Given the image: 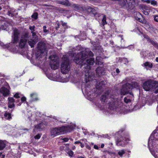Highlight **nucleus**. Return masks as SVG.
Wrapping results in <instances>:
<instances>
[{
  "label": "nucleus",
  "mask_w": 158,
  "mask_h": 158,
  "mask_svg": "<svg viewBox=\"0 0 158 158\" xmlns=\"http://www.w3.org/2000/svg\"><path fill=\"white\" fill-rule=\"evenodd\" d=\"M93 55L92 52L89 49H86L85 50L82 51L81 53H77V55L75 57L74 60L75 62L78 64L81 65L82 66L85 64L89 65H93L94 63V59L90 58L89 59H86L88 56H92Z\"/></svg>",
  "instance_id": "f257e3e1"
},
{
  "label": "nucleus",
  "mask_w": 158,
  "mask_h": 158,
  "mask_svg": "<svg viewBox=\"0 0 158 158\" xmlns=\"http://www.w3.org/2000/svg\"><path fill=\"white\" fill-rule=\"evenodd\" d=\"M75 126L74 125H73L52 128L51 130V135L54 137L67 132H70L74 128Z\"/></svg>",
  "instance_id": "f03ea898"
},
{
  "label": "nucleus",
  "mask_w": 158,
  "mask_h": 158,
  "mask_svg": "<svg viewBox=\"0 0 158 158\" xmlns=\"http://www.w3.org/2000/svg\"><path fill=\"white\" fill-rule=\"evenodd\" d=\"M108 99V104L109 109L111 110L117 109L118 110L121 112L122 108L121 107V106H119L118 105L117 98L115 97L114 96H113L112 97H111Z\"/></svg>",
  "instance_id": "7ed1b4c3"
},
{
  "label": "nucleus",
  "mask_w": 158,
  "mask_h": 158,
  "mask_svg": "<svg viewBox=\"0 0 158 158\" xmlns=\"http://www.w3.org/2000/svg\"><path fill=\"white\" fill-rule=\"evenodd\" d=\"M63 61L61 65V70L63 74L67 73L70 70V66L67 56L64 55L62 58Z\"/></svg>",
  "instance_id": "20e7f679"
},
{
  "label": "nucleus",
  "mask_w": 158,
  "mask_h": 158,
  "mask_svg": "<svg viewBox=\"0 0 158 158\" xmlns=\"http://www.w3.org/2000/svg\"><path fill=\"white\" fill-rule=\"evenodd\" d=\"M143 87L147 91L155 89L158 87V82L156 81L148 80L144 83Z\"/></svg>",
  "instance_id": "39448f33"
},
{
  "label": "nucleus",
  "mask_w": 158,
  "mask_h": 158,
  "mask_svg": "<svg viewBox=\"0 0 158 158\" xmlns=\"http://www.w3.org/2000/svg\"><path fill=\"white\" fill-rule=\"evenodd\" d=\"M49 58L51 59L50 66L52 69L56 70L57 69L59 65V60L58 57L56 55L51 56Z\"/></svg>",
  "instance_id": "423d86ee"
},
{
  "label": "nucleus",
  "mask_w": 158,
  "mask_h": 158,
  "mask_svg": "<svg viewBox=\"0 0 158 158\" xmlns=\"http://www.w3.org/2000/svg\"><path fill=\"white\" fill-rule=\"evenodd\" d=\"M131 88V85L128 83H126L123 85L121 90V95H125L126 94L129 93L131 95L133 96V94L130 92V89Z\"/></svg>",
  "instance_id": "0eeeda50"
},
{
  "label": "nucleus",
  "mask_w": 158,
  "mask_h": 158,
  "mask_svg": "<svg viewBox=\"0 0 158 158\" xmlns=\"http://www.w3.org/2000/svg\"><path fill=\"white\" fill-rule=\"evenodd\" d=\"M129 141L127 137L124 136L121 137L118 139L116 141V144L118 146H124Z\"/></svg>",
  "instance_id": "6e6552de"
},
{
  "label": "nucleus",
  "mask_w": 158,
  "mask_h": 158,
  "mask_svg": "<svg viewBox=\"0 0 158 158\" xmlns=\"http://www.w3.org/2000/svg\"><path fill=\"white\" fill-rule=\"evenodd\" d=\"M28 38V33L27 32L25 33L21 37L19 42V46L21 48H23L26 44L27 38Z\"/></svg>",
  "instance_id": "1a4fd4ad"
},
{
  "label": "nucleus",
  "mask_w": 158,
  "mask_h": 158,
  "mask_svg": "<svg viewBox=\"0 0 158 158\" xmlns=\"http://www.w3.org/2000/svg\"><path fill=\"white\" fill-rule=\"evenodd\" d=\"M38 49L41 53H44L45 54H46L47 53L46 44L43 42H40L38 43Z\"/></svg>",
  "instance_id": "9d476101"
},
{
  "label": "nucleus",
  "mask_w": 158,
  "mask_h": 158,
  "mask_svg": "<svg viewBox=\"0 0 158 158\" xmlns=\"http://www.w3.org/2000/svg\"><path fill=\"white\" fill-rule=\"evenodd\" d=\"M114 95L109 93L108 91H106L104 94L102 95L101 97V100L102 102L104 103L108 102V99L111 97H112Z\"/></svg>",
  "instance_id": "9b49d317"
},
{
  "label": "nucleus",
  "mask_w": 158,
  "mask_h": 158,
  "mask_svg": "<svg viewBox=\"0 0 158 158\" xmlns=\"http://www.w3.org/2000/svg\"><path fill=\"white\" fill-rule=\"evenodd\" d=\"M20 33V31L17 29L15 28L14 29L12 35V41L13 43H16L18 42Z\"/></svg>",
  "instance_id": "f8f14e48"
},
{
  "label": "nucleus",
  "mask_w": 158,
  "mask_h": 158,
  "mask_svg": "<svg viewBox=\"0 0 158 158\" xmlns=\"http://www.w3.org/2000/svg\"><path fill=\"white\" fill-rule=\"evenodd\" d=\"M135 0H128L127 9H133L135 7Z\"/></svg>",
  "instance_id": "ddd939ff"
},
{
  "label": "nucleus",
  "mask_w": 158,
  "mask_h": 158,
  "mask_svg": "<svg viewBox=\"0 0 158 158\" xmlns=\"http://www.w3.org/2000/svg\"><path fill=\"white\" fill-rule=\"evenodd\" d=\"M0 92L2 94L4 97H6L9 95L10 93L9 90L5 87L1 88Z\"/></svg>",
  "instance_id": "4468645a"
},
{
  "label": "nucleus",
  "mask_w": 158,
  "mask_h": 158,
  "mask_svg": "<svg viewBox=\"0 0 158 158\" xmlns=\"http://www.w3.org/2000/svg\"><path fill=\"white\" fill-rule=\"evenodd\" d=\"M38 39L35 37V39H30L28 40V43L31 48L34 47V45L38 41Z\"/></svg>",
  "instance_id": "2eb2a0df"
},
{
  "label": "nucleus",
  "mask_w": 158,
  "mask_h": 158,
  "mask_svg": "<svg viewBox=\"0 0 158 158\" xmlns=\"http://www.w3.org/2000/svg\"><path fill=\"white\" fill-rule=\"evenodd\" d=\"M127 1L128 0H120L119 5L123 8L127 9Z\"/></svg>",
  "instance_id": "dca6fc26"
},
{
  "label": "nucleus",
  "mask_w": 158,
  "mask_h": 158,
  "mask_svg": "<svg viewBox=\"0 0 158 158\" xmlns=\"http://www.w3.org/2000/svg\"><path fill=\"white\" fill-rule=\"evenodd\" d=\"M96 71L97 74L99 76L103 75L104 73V72L103 71V68L100 67L97 68Z\"/></svg>",
  "instance_id": "f3484780"
},
{
  "label": "nucleus",
  "mask_w": 158,
  "mask_h": 158,
  "mask_svg": "<svg viewBox=\"0 0 158 158\" xmlns=\"http://www.w3.org/2000/svg\"><path fill=\"white\" fill-rule=\"evenodd\" d=\"M135 17L136 19L139 22H143L142 19V16L139 13L136 12Z\"/></svg>",
  "instance_id": "a211bd4d"
},
{
  "label": "nucleus",
  "mask_w": 158,
  "mask_h": 158,
  "mask_svg": "<svg viewBox=\"0 0 158 158\" xmlns=\"http://www.w3.org/2000/svg\"><path fill=\"white\" fill-rule=\"evenodd\" d=\"M6 142L5 140H0V151L3 150L6 147Z\"/></svg>",
  "instance_id": "6ab92c4d"
},
{
  "label": "nucleus",
  "mask_w": 158,
  "mask_h": 158,
  "mask_svg": "<svg viewBox=\"0 0 158 158\" xmlns=\"http://www.w3.org/2000/svg\"><path fill=\"white\" fill-rule=\"evenodd\" d=\"M104 81H98L97 83V84L95 87L96 89H99L102 86L104 85Z\"/></svg>",
  "instance_id": "aec40b11"
},
{
  "label": "nucleus",
  "mask_w": 158,
  "mask_h": 158,
  "mask_svg": "<svg viewBox=\"0 0 158 158\" xmlns=\"http://www.w3.org/2000/svg\"><path fill=\"white\" fill-rule=\"evenodd\" d=\"M58 3L67 6H70L71 5V4L67 0H65L62 1H59Z\"/></svg>",
  "instance_id": "412c9836"
},
{
  "label": "nucleus",
  "mask_w": 158,
  "mask_h": 158,
  "mask_svg": "<svg viewBox=\"0 0 158 158\" xmlns=\"http://www.w3.org/2000/svg\"><path fill=\"white\" fill-rule=\"evenodd\" d=\"M150 8L147 6H145L144 8L143 9V13L146 15H148L149 14L150 12Z\"/></svg>",
  "instance_id": "4be33fe9"
},
{
  "label": "nucleus",
  "mask_w": 158,
  "mask_h": 158,
  "mask_svg": "<svg viewBox=\"0 0 158 158\" xmlns=\"http://www.w3.org/2000/svg\"><path fill=\"white\" fill-rule=\"evenodd\" d=\"M44 125L42 123H40L35 126V128L41 131L44 128Z\"/></svg>",
  "instance_id": "5701e85b"
},
{
  "label": "nucleus",
  "mask_w": 158,
  "mask_h": 158,
  "mask_svg": "<svg viewBox=\"0 0 158 158\" xmlns=\"http://www.w3.org/2000/svg\"><path fill=\"white\" fill-rule=\"evenodd\" d=\"M30 97L32 101H35L38 99L37 97V95L35 93H33L30 94Z\"/></svg>",
  "instance_id": "b1692460"
},
{
  "label": "nucleus",
  "mask_w": 158,
  "mask_h": 158,
  "mask_svg": "<svg viewBox=\"0 0 158 158\" xmlns=\"http://www.w3.org/2000/svg\"><path fill=\"white\" fill-rule=\"evenodd\" d=\"M97 8L95 7H89L87 9V11L89 12H92L93 14L95 13Z\"/></svg>",
  "instance_id": "393cba45"
},
{
  "label": "nucleus",
  "mask_w": 158,
  "mask_h": 158,
  "mask_svg": "<svg viewBox=\"0 0 158 158\" xmlns=\"http://www.w3.org/2000/svg\"><path fill=\"white\" fill-rule=\"evenodd\" d=\"M4 116L6 119L9 120H10L12 118L11 114L7 112H5L4 114Z\"/></svg>",
  "instance_id": "a878e982"
},
{
  "label": "nucleus",
  "mask_w": 158,
  "mask_h": 158,
  "mask_svg": "<svg viewBox=\"0 0 158 158\" xmlns=\"http://www.w3.org/2000/svg\"><path fill=\"white\" fill-rule=\"evenodd\" d=\"M145 38H146L147 39H148L149 41L153 45L155 46L157 48H158V44L156 43V42H155V41L152 40H151L150 39L149 37L148 36H146L144 37Z\"/></svg>",
  "instance_id": "bb28decb"
},
{
  "label": "nucleus",
  "mask_w": 158,
  "mask_h": 158,
  "mask_svg": "<svg viewBox=\"0 0 158 158\" xmlns=\"http://www.w3.org/2000/svg\"><path fill=\"white\" fill-rule=\"evenodd\" d=\"M101 57L100 56H97L96 59V64H101L102 62L101 61Z\"/></svg>",
  "instance_id": "cd10ccee"
},
{
  "label": "nucleus",
  "mask_w": 158,
  "mask_h": 158,
  "mask_svg": "<svg viewBox=\"0 0 158 158\" xmlns=\"http://www.w3.org/2000/svg\"><path fill=\"white\" fill-rule=\"evenodd\" d=\"M85 75L86 77L88 78V81H89L91 80V79L92 77H94L93 76L91 75L90 74V73L88 72L85 73Z\"/></svg>",
  "instance_id": "c85d7f7f"
},
{
  "label": "nucleus",
  "mask_w": 158,
  "mask_h": 158,
  "mask_svg": "<svg viewBox=\"0 0 158 158\" xmlns=\"http://www.w3.org/2000/svg\"><path fill=\"white\" fill-rule=\"evenodd\" d=\"M70 6L75 10H79L80 8V6L76 4H71Z\"/></svg>",
  "instance_id": "c756f323"
},
{
  "label": "nucleus",
  "mask_w": 158,
  "mask_h": 158,
  "mask_svg": "<svg viewBox=\"0 0 158 158\" xmlns=\"http://www.w3.org/2000/svg\"><path fill=\"white\" fill-rule=\"evenodd\" d=\"M131 85V88H137L139 87V85L136 82H133Z\"/></svg>",
  "instance_id": "7c9ffc66"
},
{
  "label": "nucleus",
  "mask_w": 158,
  "mask_h": 158,
  "mask_svg": "<svg viewBox=\"0 0 158 158\" xmlns=\"http://www.w3.org/2000/svg\"><path fill=\"white\" fill-rule=\"evenodd\" d=\"M125 153V151L123 150L119 151L118 152V154L121 157H122L123 155Z\"/></svg>",
  "instance_id": "2f4dec72"
},
{
  "label": "nucleus",
  "mask_w": 158,
  "mask_h": 158,
  "mask_svg": "<svg viewBox=\"0 0 158 158\" xmlns=\"http://www.w3.org/2000/svg\"><path fill=\"white\" fill-rule=\"evenodd\" d=\"M144 65L145 66H148L149 68H152V64L149 62H146L144 64Z\"/></svg>",
  "instance_id": "473e14b6"
},
{
  "label": "nucleus",
  "mask_w": 158,
  "mask_h": 158,
  "mask_svg": "<svg viewBox=\"0 0 158 158\" xmlns=\"http://www.w3.org/2000/svg\"><path fill=\"white\" fill-rule=\"evenodd\" d=\"M102 24L103 26H104L105 24H106V17L105 15H104L103 16L102 20Z\"/></svg>",
  "instance_id": "72a5a7b5"
},
{
  "label": "nucleus",
  "mask_w": 158,
  "mask_h": 158,
  "mask_svg": "<svg viewBox=\"0 0 158 158\" xmlns=\"http://www.w3.org/2000/svg\"><path fill=\"white\" fill-rule=\"evenodd\" d=\"M8 102L9 103H14L15 100L13 98L9 97L8 98Z\"/></svg>",
  "instance_id": "f704fd0d"
},
{
  "label": "nucleus",
  "mask_w": 158,
  "mask_h": 158,
  "mask_svg": "<svg viewBox=\"0 0 158 158\" xmlns=\"http://www.w3.org/2000/svg\"><path fill=\"white\" fill-rule=\"evenodd\" d=\"M38 14L37 13L35 12L32 15L31 17L32 18H34L35 19H36L38 18Z\"/></svg>",
  "instance_id": "c9c22d12"
},
{
  "label": "nucleus",
  "mask_w": 158,
  "mask_h": 158,
  "mask_svg": "<svg viewBox=\"0 0 158 158\" xmlns=\"http://www.w3.org/2000/svg\"><path fill=\"white\" fill-rule=\"evenodd\" d=\"M15 106V105L14 103H8V107L10 108L14 107Z\"/></svg>",
  "instance_id": "e433bc0d"
},
{
  "label": "nucleus",
  "mask_w": 158,
  "mask_h": 158,
  "mask_svg": "<svg viewBox=\"0 0 158 158\" xmlns=\"http://www.w3.org/2000/svg\"><path fill=\"white\" fill-rule=\"evenodd\" d=\"M124 102L126 103H128L129 102H130L131 101V100H130V99H127V97H125L124 98Z\"/></svg>",
  "instance_id": "4c0bfd02"
},
{
  "label": "nucleus",
  "mask_w": 158,
  "mask_h": 158,
  "mask_svg": "<svg viewBox=\"0 0 158 158\" xmlns=\"http://www.w3.org/2000/svg\"><path fill=\"white\" fill-rule=\"evenodd\" d=\"M47 27L46 26H44L43 27V31L44 33H48L49 32V31L48 30L46 29Z\"/></svg>",
  "instance_id": "58836bf2"
},
{
  "label": "nucleus",
  "mask_w": 158,
  "mask_h": 158,
  "mask_svg": "<svg viewBox=\"0 0 158 158\" xmlns=\"http://www.w3.org/2000/svg\"><path fill=\"white\" fill-rule=\"evenodd\" d=\"M151 4L154 6L156 5L157 4V2L155 0L151 1Z\"/></svg>",
  "instance_id": "ea45409f"
},
{
  "label": "nucleus",
  "mask_w": 158,
  "mask_h": 158,
  "mask_svg": "<svg viewBox=\"0 0 158 158\" xmlns=\"http://www.w3.org/2000/svg\"><path fill=\"white\" fill-rule=\"evenodd\" d=\"M35 27V26H30L29 27V29L31 30V31H34Z\"/></svg>",
  "instance_id": "a19ab883"
},
{
  "label": "nucleus",
  "mask_w": 158,
  "mask_h": 158,
  "mask_svg": "<svg viewBox=\"0 0 158 158\" xmlns=\"http://www.w3.org/2000/svg\"><path fill=\"white\" fill-rule=\"evenodd\" d=\"M68 153L70 156H73V153L72 151H70L68 152Z\"/></svg>",
  "instance_id": "79ce46f5"
},
{
  "label": "nucleus",
  "mask_w": 158,
  "mask_h": 158,
  "mask_svg": "<svg viewBox=\"0 0 158 158\" xmlns=\"http://www.w3.org/2000/svg\"><path fill=\"white\" fill-rule=\"evenodd\" d=\"M31 33H32V36L34 37V39H35V37H36L37 38H38L36 35V33L34 32V31H31Z\"/></svg>",
  "instance_id": "37998d69"
},
{
  "label": "nucleus",
  "mask_w": 158,
  "mask_h": 158,
  "mask_svg": "<svg viewBox=\"0 0 158 158\" xmlns=\"http://www.w3.org/2000/svg\"><path fill=\"white\" fill-rule=\"evenodd\" d=\"M40 137V134H38L37 135H36L35 136V139H39Z\"/></svg>",
  "instance_id": "c03bdc74"
},
{
  "label": "nucleus",
  "mask_w": 158,
  "mask_h": 158,
  "mask_svg": "<svg viewBox=\"0 0 158 158\" xmlns=\"http://www.w3.org/2000/svg\"><path fill=\"white\" fill-rule=\"evenodd\" d=\"M14 97L16 98H18L20 97L19 96V94L18 93H16L14 95Z\"/></svg>",
  "instance_id": "a18cd8bd"
},
{
  "label": "nucleus",
  "mask_w": 158,
  "mask_h": 158,
  "mask_svg": "<svg viewBox=\"0 0 158 158\" xmlns=\"http://www.w3.org/2000/svg\"><path fill=\"white\" fill-rule=\"evenodd\" d=\"M154 20L155 21L158 22V15L154 16Z\"/></svg>",
  "instance_id": "49530a36"
},
{
  "label": "nucleus",
  "mask_w": 158,
  "mask_h": 158,
  "mask_svg": "<svg viewBox=\"0 0 158 158\" xmlns=\"http://www.w3.org/2000/svg\"><path fill=\"white\" fill-rule=\"evenodd\" d=\"M61 139L65 142H67L69 140V139L67 138H64Z\"/></svg>",
  "instance_id": "de8ad7c7"
},
{
  "label": "nucleus",
  "mask_w": 158,
  "mask_h": 158,
  "mask_svg": "<svg viewBox=\"0 0 158 158\" xmlns=\"http://www.w3.org/2000/svg\"><path fill=\"white\" fill-rule=\"evenodd\" d=\"M26 100V98L25 97H23L21 98V100L22 102H24Z\"/></svg>",
  "instance_id": "09e8293b"
},
{
  "label": "nucleus",
  "mask_w": 158,
  "mask_h": 158,
  "mask_svg": "<svg viewBox=\"0 0 158 158\" xmlns=\"http://www.w3.org/2000/svg\"><path fill=\"white\" fill-rule=\"evenodd\" d=\"M61 23L62 26H66L67 25L66 23H64L63 21H61Z\"/></svg>",
  "instance_id": "8fccbe9b"
},
{
  "label": "nucleus",
  "mask_w": 158,
  "mask_h": 158,
  "mask_svg": "<svg viewBox=\"0 0 158 158\" xmlns=\"http://www.w3.org/2000/svg\"><path fill=\"white\" fill-rule=\"evenodd\" d=\"M94 149H98V146L97 145H95L94 146Z\"/></svg>",
  "instance_id": "3c124183"
},
{
  "label": "nucleus",
  "mask_w": 158,
  "mask_h": 158,
  "mask_svg": "<svg viewBox=\"0 0 158 158\" xmlns=\"http://www.w3.org/2000/svg\"><path fill=\"white\" fill-rule=\"evenodd\" d=\"M116 72L117 73H120V71L119 70V69H116Z\"/></svg>",
  "instance_id": "603ef678"
},
{
  "label": "nucleus",
  "mask_w": 158,
  "mask_h": 158,
  "mask_svg": "<svg viewBox=\"0 0 158 158\" xmlns=\"http://www.w3.org/2000/svg\"><path fill=\"white\" fill-rule=\"evenodd\" d=\"M76 50H79V49L80 48V46H77L76 47Z\"/></svg>",
  "instance_id": "864d4df0"
},
{
  "label": "nucleus",
  "mask_w": 158,
  "mask_h": 158,
  "mask_svg": "<svg viewBox=\"0 0 158 158\" xmlns=\"http://www.w3.org/2000/svg\"><path fill=\"white\" fill-rule=\"evenodd\" d=\"M81 142L79 141H76L75 142V144H78V143H80Z\"/></svg>",
  "instance_id": "5fc2aeb1"
},
{
  "label": "nucleus",
  "mask_w": 158,
  "mask_h": 158,
  "mask_svg": "<svg viewBox=\"0 0 158 158\" xmlns=\"http://www.w3.org/2000/svg\"><path fill=\"white\" fill-rule=\"evenodd\" d=\"M8 14L9 15H11V16H12V14L10 12H8Z\"/></svg>",
  "instance_id": "6e6d98bb"
},
{
  "label": "nucleus",
  "mask_w": 158,
  "mask_h": 158,
  "mask_svg": "<svg viewBox=\"0 0 158 158\" xmlns=\"http://www.w3.org/2000/svg\"><path fill=\"white\" fill-rule=\"evenodd\" d=\"M81 145L80 146L81 148H83L84 147V145L83 144L81 143H80Z\"/></svg>",
  "instance_id": "4d7b16f0"
},
{
  "label": "nucleus",
  "mask_w": 158,
  "mask_h": 158,
  "mask_svg": "<svg viewBox=\"0 0 158 158\" xmlns=\"http://www.w3.org/2000/svg\"><path fill=\"white\" fill-rule=\"evenodd\" d=\"M104 146V144H102L101 145V148H103Z\"/></svg>",
  "instance_id": "13d9d810"
},
{
  "label": "nucleus",
  "mask_w": 158,
  "mask_h": 158,
  "mask_svg": "<svg viewBox=\"0 0 158 158\" xmlns=\"http://www.w3.org/2000/svg\"><path fill=\"white\" fill-rule=\"evenodd\" d=\"M147 2L148 3H151V1L150 0H148L147 1Z\"/></svg>",
  "instance_id": "bf43d9fd"
},
{
  "label": "nucleus",
  "mask_w": 158,
  "mask_h": 158,
  "mask_svg": "<svg viewBox=\"0 0 158 158\" xmlns=\"http://www.w3.org/2000/svg\"><path fill=\"white\" fill-rule=\"evenodd\" d=\"M155 93H158V89H156L155 91Z\"/></svg>",
  "instance_id": "052dcab7"
},
{
  "label": "nucleus",
  "mask_w": 158,
  "mask_h": 158,
  "mask_svg": "<svg viewBox=\"0 0 158 158\" xmlns=\"http://www.w3.org/2000/svg\"><path fill=\"white\" fill-rule=\"evenodd\" d=\"M156 62H158V57H156Z\"/></svg>",
  "instance_id": "680f3d73"
},
{
  "label": "nucleus",
  "mask_w": 158,
  "mask_h": 158,
  "mask_svg": "<svg viewBox=\"0 0 158 158\" xmlns=\"http://www.w3.org/2000/svg\"><path fill=\"white\" fill-rule=\"evenodd\" d=\"M119 36H120L121 38V40H123V38H122L123 35H119Z\"/></svg>",
  "instance_id": "e2e57ef3"
},
{
  "label": "nucleus",
  "mask_w": 158,
  "mask_h": 158,
  "mask_svg": "<svg viewBox=\"0 0 158 158\" xmlns=\"http://www.w3.org/2000/svg\"><path fill=\"white\" fill-rule=\"evenodd\" d=\"M78 158H84L83 157H78Z\"/></svg>",
  "instance_id": "0e129e2a"
},
{
  "label": "nucleus",
  "mask_w": 158,
  "mask_h": 158,
  "mask_svg": "<svg viewBox=\"0 0 158 158\" xmlns=\"http://www.w3.org/2000/svg\"><path fill=\"white\" fill-rule=\"evenodd\" d=\"M75 148V146H73V149H74Z\"/></svg>",
  "instance_id": "69168bd1"
},
{
  "label": "nucleus",
  "mask_w": 158,
  "mask_h": 158,
  "mask_svg": "<svg viewBox=\"0 0 158 158\" xmlns=\"http://www.w3.org/2000/svg\"><path fill=\"white\" fill-rule=\"evenodd\" d=\"M2 9V8L1 7H0V10H1Z\"/></svg>",
  "instance_id": "338daca9"
},
{
  "label": "nucleus",
  "mask_w": 158,
  "mask_h": 158,
  "mask_svg": "<svg viewBox=\"0 0 158 158\" xmlns=\"http://www.w3.org/2000/svg\"><path fill=\"white\" fill-rule=\"evenodd\" d=\"M58 27H59V24H58Z\"/></svg>",
  "instance_id": "774afa93"
}]
</instances>
